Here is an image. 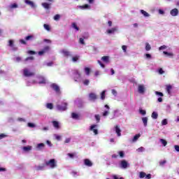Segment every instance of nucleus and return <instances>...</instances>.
Here are the masks:
<instances>
[{
	"instance_id": "f257e3e1",
	"label": "nucleus",
	"mask_w": 179,
	"mask_h": 179,
	"mask_svg": "<svg viewBox=\"0 0 179 179\" xmlns=\"http://www.w3.org/2000/svg\"><path fill=\"white\" fill-rule=\"evenodd\" d=\"M45 167H48V169H57V167H58V164L55 159H51L45 161Z\"/></svg>"
},
{
	"instance_id": "f03ea898",
	"label": "nucleus",
	"mask_w": 179,
	"mask_h": 179,
	"mask_svg": "<svg viewBox=\"0 0 179 179\" xmlns=\"http://www.w3.org/2000/svg\"><path fill=\"white\" fill-rule=\"evenodd\" d=\"M73 79L75 82H82V75L80 72L78 70H75L73 73Z\"/></svg>"
},
{
	"instance_id": "7ed1b4c3",
	"label": "nucleus",
	"mask_w": 179,
	"mask_h": 179,
	"mask_svg": "<svg viewBox=\"0 0 179 179\" xmlns=\"http://www.w3.org/2000/svg\"><path fill=\"white\" fill-rule=\"evenodd\" d=\"M129 166H130L129 163H128V162H127V160L125 159L121 160L118 164L119 169H123L124 170H126V169H128Z\"/></svg>"
},
{
	"instance_id": "20e7f679",
	"label": "nucleus",
	"mask_w": 179,
	"mask_h": 179,
	"mask_svg": "<svg viewBox=\"0 0 179 179\" xmlns=\"http://www.w3.org/2000/svg\"><path fill=\"white\" fill-rule=\"evenodd\" d=\"M66 106H68V103H66V102L62 104H57L56 109L57 110V111H65V110H66Z\"/></svg>"
},
{
	"instance_id": "39448f33",
	"label": "nucleus",
	"mask_w": 179,
	"mask_h": 179,
	"mask_svg": "<svg viewBox=\"0 0 179 179\" xmlns=\"http://www.w3.org/2000/svg\"><path fill=\"white\" fill-rule=\"evenodd\" d=\"M50 87H51V89H52V90H55L57 94H59V93H61V89L59 88V85L55 84V83H52L50 85Z\"/></svg>"
},
{
	"instance_id": "423d86ee",
	"label": "nucleus",
	"mask_w": 179,
	"mask_h": 179,
	"mask_svg": "<svg viewBox=\"0 0 179 179\" xmlns=\"http://www.w3.org/2000/svg\"><path fill=\"white\" fill-rule=\"evenodd\" d=\"M24 76L26 78H30V76H34V73L30 71L29 69H24L23 70Z\"/></svg>"
},
{
	"instance_id": "0eeeda50",
	"label": "nucleus",
	"mask_w": 179,
	"mask_h": 179,
	"mask_svg": "<svg viewBox=\"0 0 179 179\" xmlns=\"http://www.w3.org/2000/svg\"><path fill=\"white\" fill-rule=\"evenodd\" d=\"M60 52L62 55H63V57H65L66 58H68V57H72V53L66 49L62 50Z\"/></svg>"
},
{
	"instance_id": "6e6552de",
	"label": "nucleus",
	"mask_w": 179,
	"mask_h": 179,
	"mask_svg": "<svg viewBox=\"0 0 179 179\" xmlns=\"http://www.w3.org/2000/svg\"><path fill=\"white\" fill-rule=\"evenodd\" d=\"M98 127H99V125L92 124L90 127V131H92V132H94V135H98L99 134V130L97 129Z\"/></svg>"
},
{
	"instance_id": "1a4fd4ad",
	"label": "nucleus",
	"mask_w": 179,
	"mask_h": 179,
	"mask_svg": "<svg viewBox=\"0 0 179 179\" xmlns=\"http://www.w3.org/2000/svg\"><path fill=\"white\" fill-rule=\"evenodd\" d=\"M138 92L140 94H144L145 92H146V87L144 85H138Z\"/></svg>"
},
{
	"instance_id": "9d476101",
	"label": "nucleus",
	"mask_w": 179,
	"mask_h": 179,
	"mask_svg": "<svg viewBox=\"0 0 179 179\" xmlns=\"http://www.w3.org/2000/svg\"><path fill=\"white\" fill-rule=\"evenodd\" d=\"M90 101H96L97 100V94L94 92H91L88 95Z\"/></svg>"
},
{
	"instance_id": "9b49d317",
	"label": "nucleus",
	"mask_w": 179,
	"mask_h": 179,
	"mask_svg": "<svg viewBox=\"0 0 179 179\" xmlns=\"http://www.w3.org/2000/svg\"><path fill=\"white\" fill-rule=\"evenodd\" d=\"M156 96H157L159 98L157 99V102L158 103H162L163 102V96H164V94H163V92H160L158 91H155V92Z\"/></svg>"
},
{
	"instance_id": "f8f14e48",
	"label": "nucleus",
	"mask_w": 179,
	"mask_h": 179,
	"mask_svg": "<svg viewBox=\"0 0 179 179\" xmlns=\"http://www.w3.org/2000/svg\"><path fill=\"white\" fill-rule=\"evenodd\" d=\"M83 164H84V166H86L87 167H92L93 166V162L89 159H83Z\"/></svg>"
},
{
	"instance_id": "ddd939ff",
	"label": "nucleus",
	"mask_w": 179,
	"mask_h": 179,
	"mask_svg": "<svg viewBox=\"0 0 179 179\" xmlns=\"http://www.w3.org/2000/svg\"><path fill=\"white\" fill-rule=\"evenodd\" d=\"M14 41L13 40H9L8 41V47L11 48L12 51H17V47L15 46V44H13Z\"/></svg>"
},
{
	"instance_id": "4468645a",
	"label": "nucleus",
	"mask_w": 179,
	"mask_h": 179,
	"mask_svg": "<svg viewBox=\"0 0 179 179\" xmlns=\"http://www.w3.org/2000/svg\"><path fill=\"white\" fill-rule=\"evenodd\" d=\"M118 30V27H113L112 28H109L106 30L107 34H114L115 31H117Z\"/></svg>"
},
{
	"instance_id": "2eb2a0df",
	"label": "nucleus",
	"mask_w": 179,
	"mask_h": 179,
	"mask_svg": "<svg viewBox=\"0 0 179 179\" xmlns=\"http://www.w3.org/2000/svg\"><path fill=\"white\" fill-rule=\"evenodd\" d=\"M44 148H45V144L41 143H38L36 145V150H43L44 149Z\"/></svg>"
},
{
	"instance_id": "dca6fc26",
	"label": "nucleus",
	"mask_w": 179,
	"mask_h": 179,
	"mask_svg": "<svg viewBox=\"0 0 179 179\" xmlns=\"http://www.w3.org/2000/svg\"><path fill=\"white\" fill-rule=\"evenodd\" d=\"M44 169H45V164L35 166V170L36 171H43V170H44Z\"/></svg>"
},
{
	"instance_id": "f3484780",
	"label": "nucleus",
	"mask_w": 179,
	"mask_h": 179,
	"mask_svg": "<svg viewBox=\"0 0 179 179\" xmlns=\"http://www.w3.org/2000/svg\"><path fill=\"white\" fill-rule=\"evenodd\" d=\"M52 124L55 129H59L61 128V126H59L60 123L58 121H52Z\"/></svg>"
},
{
	"instance_id": "a211bd4d",
	"label": "nucleus",
	"mask_w": 179,
	"mask_h": 179,
	"mask_svg": "<svg viewBox=\"0 0 179 179\" xmlns=\"http://www.w3.org/2000/svg\"><path fill=\"white\" fill-rule=\"evenodd\" d=\"M101 61L105 64H110V57L108 56H103L101 57Z\"/></svg>"
},
{
	"instance_id": "6ab92c4d",
	"label": "nucleus",
	"mask_w": 179,
	"mask_h": 179,
	"mask_svg": "<svg viewBox=\"0 0 179 179\" xmlns=\"http://www.w3.org/2000/svg\"><path fill=\"white\" fill-rule=\"evenodd\" d=\"M33 149V147L31 145H27L22 148V150L26 152H30Z\"/></svg>"
},
{
	"instance_id": "aec40b11",
	"label": "nucleus",
	"mask_w": 179,
	"mask_h": 179,
	"mask_svg": "<svg viewBox=\"0 0 179 179\" xmlns=\"http://www.w3.org/2000/svg\"><path fill=\"white\" fill-rule=\"evenodd\" d=\"M105 108H106L107 110L103 113V116L107 117V115L110 114V112L108 111V110H110V106H108V105H105Z\"/></svg>"
},
{
	"instance_id": "412c9836",
	"label": "nucleus",
	"mask_w": 179,
	"mask_h": 179,
	"mask_svg": "<svg viewBox=\"0 0 179 179\" xmlns=\"http://www.w3.org/2000/svg\"><path fill=\"white\" fill-rule=\"evenodd\" d=\"M171 16H177L178 15V9L177 8H173L171 10L170 12Z\"/></svg>"
},
{
	"instance_id": "4be33fe9",
	"label": "nucleus",
	"mask_w": 179,
	"mask_h": 179,
	"mask_svg": "<svg viewBox=\"0 0 179 179\" xmlns=\"http://www.w3.org/2000/svg\"><path fill=\"white\" fill-rule=\"evenodd\" d=\"M35 38L34 35H29L25 37L26 41H33Z\"/></svg>"
},
{
	"instance_id": "5701e85b",
	"label": "nucleus",
	"mask_w": 179,
	"mask_h": 179,
	"mask_svg": "<svg viewBox=\"0 0 179 179\" xmlns=\"http://www.w3.org/2000/svg\"><path fill=\"white\" fill-rule=\"evenodd\" d=\"M115 131L117 133V136H121V129L119 126L115 127Z\"/></svg>"
},
{
	"instance_id": "b1692460",
	"label": "nucleus",
	"mask_w": 179,
	"mask_h": 179,
	"mask_svg": "<svg viewBox=\"0 0 179 179\" xmlns=\"http://www.w3.org/2000/svg\"><path fill=\"white\" fill-rule=\"evenodd\" d=\"M53 138H55L56 141H62V136L59 134H53Z\"/></svg>"
},
{
	"instance_id": "393cba45",
	"label": "nucleus",
	"mask_w": 179,
	"mask_h": 179,
	"mask_svg": "<svg viewBox=\"0 0 179 179\" xmlns=\"http://www.w3.org/2000/svg\"><path fill=\"white\" fill-rule=\"evenodd\" d=\"M51 3H42V6L45 8V9H51V6H50Z\"/></svg>"
},
{
	"instance_id": "a878e982",
	"label": "nucleus",
	"mask_w": 179,
	"mask_h": 179,
	"mask_svg": "<svg viewBox=\"0 0 179 179\" xmlns=\"http://www.w3.org/2000/svg\"><path fill=\"white\" fill-rule=\"evenodd\" d=\"M25 3H27V5H29V6H31V8H34V3L30 0H24Z\"/></svg>"
},
{
	"instance_id": "bb28decb",
	"label": "nucleus",
	"mask_w": 179,
	"mask_h": 179,
	"mask_svg": "<svg viewBox=\"0 0 179 179\" xmlns=\"http://www.w3.org/2000/svg\"><path fill=\"white\" fill-rule=\"evenodd\" d=\"M139 138H141V134H136L131 140H130V142H136Z\"/></svg>"
},
{
	"instance_id": "cd10ccee",
	"label": "nucleus",
	"mask_w": 179,
	"mask_h": 179,
	"mask_svg": "<svg viewBox=\"0 0 179 179\" xmlns=\"http://www.w3.org/2000/svg\"><path fill=\"white\" fill-rule=\"evenodd\" d=\"M163 54H164V55H167V57H169L170 58H173V57H174V54L173 52L164 51Z\"/></svg>"
},
{
	"instance_id": "c85d7f7f",
	"label": "nucleus",
	"mask_w": 179,
	"mask_h": 179,
	"mask_svg": "<svg viewBox=\"0 0 179 179\" xmlns=\"http://www.w3.org/2000/svg\"><path fill=\"white\" fill-rule=\"evenodd\" d=\"M148 117H142V122L143 123L144 127H148Z\"/></svg>"
},
{
	"instance_id": "c756f323",
	"label": "nucleus",
	"mask_w": 179,
	"mask_h": 179,
	"mask_svg": "<svg viewBox=\"0 0 179 179\" xmlns=\"http://www.w3.org/2000/svg\"><path fill=\"white\" fill-rule=\"evenodd\" d=\"M38 83L39 84H44V83H45V78H44V77H38Z\"/></svg>"
},
{
	"instance_id": "7c9ffc66",
	"label": "nucleus",
	"mask_w": 179,
	"mask_h": 179,
	"mask_svg": "<svg viewBox=\"0 0 179 179\" xmlns=\"http://www.w3.org/2000/svg\"><path fill=\"white\" fill-rule=\"evenodd\" d=\"M45 107L48 110H52L54 108V105L51 103H46Z\"/></svg>"
},
{
	"instance_id": "2f4dec72",
	"label": "nucleus",
	"mask_w": 179,
	"mask_h": 179,
	"mask_svg": "<svg viewBox=\"0 0 179 179\" xmlns=\"http://www.w3.org/2000/svg\"><path fill=\"white\" fill-rule=\"evenodd\" d=\"M17 8H19V6L16 3H12L9 6L10 9H16Z\"/></svg>"
},
{
	"instance_id": "473e14b6",
	"label": "nucleus",
	"mask_w": 179,
	"mask_h": 179,
	"mask_svg": "<svg viewBox=\"0 0 179 179\" xmlns=\"http://www.w3.org/2000/svg\"><path fill=\"white\" fill-rule=\"evenodd\" d=\"M151 117L153 120H157V117H159V114H157V112H152Z\"/></svg>"
},
{
	"instance_id": "72a5a7b5",
	"label": "nucleus",
	"mask_w": 179,
	"mask_h": 179,
	"mask_svg": "<svg viewBox=\"0 0 179 179\" xmlns=\"http://www.w3.org/2000/svg\"><path fill=\"white\" fill-rule=\"evenodd\" d=\"M71 27L76 30V31H79V27H78V24L76 23H73L71 24Z\"/></svg>"
},
{
	"instance_id": "f704fd0d",
	"label": "nucleus",
	"mask_w": 179,
	"mask_h": 179,
	"mask_svg": "<svg viewBox=\"0 0 179 179\" xmlns=\"http://www.w3.org/2000/svg\"><path fill=\"white\" fill-rule=\"evenodd\" d=\"M152 50V46L149 43H145V50L146 51H150Z\"/></svg>"
},
{
	"instance_id": "c9c22d12",
	"label": "nucleus",
	"mask_w": 179,
	"mask_h": 179,
	"mask_svg": "<svg viewBox=\"0 0 179 179\" xmlns=\"http://www.w3.org/2000/svg\"><path fill=\"white\" fill-rule=\"evenodd\" d=\"M141 13H142L145 17H149L150 16L149 13L144 10H141Z\"/></svg>"
},
{
	"instance_id": "e433bc0d",
	"label": "nucleus",
	"mask_w": 179,
	"mask_h": 179,
	"mask_svg": "<svg viewBox=\"0 0 179 179\" xmlns=\"http://www.w3.org/2000/svg\"><path fill=\"white\" fill-rule=\"evenodd\" d=\"M85 75H87V76H89V75H90V69L89 67H85L84 69Z\"/></svg>"
},
{
	"instance_id": "4c0bfd02",
	"label": "nucleus",
	"mask_w": 179,
	"mask_h": 179,
	"mask_svg": "<svg viewBox=\"0 0 179 179\" xmlns=\"http://www.w3.org/2000/svg\"><path fill=\"white\" fill-rule=\"evenodd\" d=\"M71 117H72L73 120H79V115H78L77 113H73L71 114Z\"/></svg>"
},
{
	"instance_id": "58836bf2",
	"label": "nucleus",
	"mask_w": 179,
	"mask_h": 179,
	"mask_svg": "<svg viewBox=\"0 0 179 179\" xmlns=\"http://www.w3.org/2000/svg\"><path fill=\"white\" fill-rule=\"evenodd\" d=\"M72 62H78L79 61V56L76 55L71 58Z\"/></svg>"
},
{
	"instance_id": "ea45409f",
	"label": "nucleus",
	"mask_w": 179,
	"mask_h": 179,
	"mask_svg": "<svg viewBox=\"0 0 179 179\" xmlns=\"http://www.w3.org/2000/svg\"><path fill=\"white\" fill-rule=\"evenodd\" d=\"M159 142L162 143V145H163V146H167V141L160 138Z\"/></svg>"
},
{
	"instance_id": "a19ab883",
	"label": "nucleus",
	"mask_w": 179,
	"mask_h": 179,
	"mask_svg": "<svg viewBox=\"0 0 179 179\" xmlns=\"http://www.w3.org/2000/svg\"><path fill=\"white\" fill-rule=\"evenodd\" d=\"M43 27H44L45 30H47L48 31H50V30H51V27H50V25H48L47 24H44Z\"/></svg>"
},
{
	"instance_id": "79ce46f5",
	"label": "nucleus",
	"mask_w": 179,
	"mask_h": 179,
	"mask_svg": "<svg viewBox=\"0 0 179 179\" xmlns=\"http://www.w3.org/2000/svg\"><path fill=\"white\" fill-rule=\"evenodd\" d=\"M82 38L84 39V40H87V38H89V33L87 32H85L83 34V36Z\"/></svg>"
},
{
	"instance_id": "37998d69",
	"label": "nucleus",
	"mask_w": 179,
	"mask_h": 179,
	"mask_svg": "<svg viewBox=\"0 0 179 179\" xmlns=\"http://www.w3.org/2000/svg\"><path fill=\"white\" fill-rule=\"evenodd\" d=\"M83 83V85H85V86H89V84L90 83V80L86 79L82 81Z\"/></svg>"
},
{
	"instance_id": "c03bdc74",
	"label": "nucleus",
	"mask_w": 179,
	"mask_h": 179,
	"mask_svg": "<svg viewBox=\"0 0 179 179\" xmlns=\"http://www.w3.org/2000/svg\"><path fill=\"white\" fill-rule=\"evenodd\" d=\"M171 89H172V87L171 85H168L166 87V92L169 94H170L171 93Z\"/></svg>"
},
{
	"instance_id": "a18cd8bd",
	"label": "nucleus",
	"mask_w": 179,
	"mask_h": 179,
	"mask_svg": "<svg viewBox=\"0 0 179 179\" xmlns=\"http://www.w3.org/2000/svg\"><path fill=\"white\" fill-rule=\"evenodd\" d=\"M101 100H104L106 99V90L103 91L101 94Z\"/></svg>"
},
{
	"instance_id": "49530a36",
	"label": "nucleus",
	"mask_w": 179,
	"mask_h": 179,
	"mask_svg": "<svg viewBox=\"0 0 179 179\" xmlns=\"http://www.w3.org/2000/svg\"><path fill=\"white\" fill-rule=\"evenodd\" d=\"M54 20L58 21L59 19H61V15L59 14H57L53 17Z\"/></svg>"
},
{
	"instance_id": "de8ad7c7",
	"label": "nucleus",
	"mask_w": 179,
	"mask_h": 179,
	"mask_svg": "<svg viewBox=\"0 0 179 179\" xmlns=\"http://www.w3.org/2000/svg\"><path fill=\"white\" fill-rule=\"evenodd\" d=\"M27 126L29 127V128H35L36 127V124H34V123H30L29 122L27 124Z\"/></svg>"
},
{
	"instance_id": "09e8293b",
	"label": "nucleus",
	"mask_w": 179,
	"mask_h": 179,
	"mask_svg": "<svg viewBox=\"0 0 179 179\" xmlns=\"http://www.w3.org/2000/svg\"><path fill=\"white\" fill-rule=\"evenodd\" d=\"M136 151L138 152H145V148H143V147H140L139 148H138V149L136 150Z\"/></svg>"
},
{
	"instance_id": "8fccbe9b",
	"label": "nucleus",
	"mask_w": 179,
	"mask_h": 179,
	"mask_svg": "<svg viewBox=\"0 0 179 179\" xmlns=\"http://www.w3.org/2000/svg\"><path fill=\"white\" fill-rule=\"evenodd\" d=\"M139 113H140V114H141L142 115H146V110H145L140 109V110H139Z\"/></svg>"
},
{
	"instance_id": "3c124183",
	"label": "nucleus",
	"mask_w": 179,
	"mask_h": 179,
	"mask_svg": "<svg viewBox=\"0 0 179 179\" xmlns=\"http://www.w3.org/2000/svg\"><path fill=\"white\" fill-rule=\"evenodd\" d=\"M139 177L140 178H145V177H146V173H145L144 172H141Z\"/></svg>"
},
{
	"instance_id": "603ef678",
	"label": "nucleus",
	"mask_w": 179,
	"mask_h": 179,
	"mask_svg": "<svg viewBox=\"0 0 179 179\" xmlns=\"http://www.w3.org/2000/svg\"><path fill=\"white\" fill-rule=\"evenodd\" d=\"M43 52H48V51L50 50V46H45L43 49Z\"/></svg>"
},
{
	"instance_id": "864d4df0",
	"label": "nucleus",
	"mask_w": 179,
	"mask_h": 179,
	"mask_svg": "<svg viewBox=\"0 0 179 179\" xmlns=\"http://www.w3.org/2000/svg\"><path fill=\"white\" fill-rule=\"evenodd\" d=\"M118 155H120V157L123 158L125 156V154L123 152V151H119Z\"/></svg>"
},
{
	"instance_id": "5fc2aeb1",
	"label": "nucleus",
	"mask_w": 179,
	"mask_h": 179,
	"mask_svg": "<svg viewBox=\"0 0 179 179\" xmlns=\"http://www.w3.org/2000/svg\"><path fill=\"white\" fill-rule=\"evenodd\" d=\"M79 43H80V44H83V45H85V39H84V38H80Z\"/></svg>"
},
{
	"instance_id": "6e6d98bb",
	"label": "nucleus",
	"mask_w": 179,
	"mask_h": 179,
	"mask_svg": "<svg viewBox=\"0 0 179 179\" xmlns=\"http://www.w3.org/2000/svg\"><path fill=\"white\" fill-rule=\"evenodd\" d=\"M71 174L73 176V177H78V176H79V174H78V172L73 171L71 172Z\"/></svg>"
},
{
	"instance_id": "4d7b16f0",
	"label": "nucleus",
	"mask_w": 179,
	"mask_h": 179,
	"mask_svg": "<svg viewBox=\"0 0 179 179\" xmlns=\"http://www.w3.org/2000/svg\"><path fill=\"white\" fill-rule=\"evenodd\" d=\"M167 48V45H164L159 48V51H162V50H166Z\"/></svg>"
},
{
	"instance_id": "13d9d810",
	"label": "nucleus",
	"mask_w": 179,
	"mask_h": 179,
	"mask_svg": "<svg viewBox=\"0 0 179 179\" xmlns=\"http://www.w3.org/2000/svg\"><path fill=\"white\" fill-rule=\"evenodd\" d=\"M46 144L48 145V146L49 147V148H52V143H51V141H46Z\"/></svg>"
},
{
	"instance_id": "bf43d9fd",
	"label": "nucleus",
	"mask_w": 179,
	"mask_h": 179,
	"mask_svg": "<svg viewBox=\"0 0 179 179\" xmlns=\"http://www.w3.org/2000/svg\"><path fill=\"white\" fill-rule=\"evenodd\" d=\"M127 48H128V46H127V45H122V49L124 52H127Z\"/></svg>"
},
{
	"instance_id": "052dcab7",
	"label": "nucleus",
	"mask_w": 179,
	"mask_h": 179,
	"mask_svg": "<svg viewBox=\"0 0 179 179\" xmlns=\"http://www.w3.org/2000/svg\"><path fill=\"white\" fill-rule=\"evenodd\" d=\"M80 8L81 9H87V8H89V5L88 4H85L84 6H80Z\"/></svg>"
},
{
	"instance_id": "680f3d73",
	"label": "nucleus",
	"mask_w": 179,
	"mask_h": 179,
	"mask_svg": "<svg viewBox=\"0 0 179 179\" xmlns=\"http://www.w3.org/2000/svg\"><path fill=\"white\" fill-rule=\"evenodd\" d=\"M14 61H15V62H20V61H22V58L17 57L14 58Z\"/></svg>"
},
{
	"instance_id": "e2e57ef3",
	"label": "nucleus",
	"mask_w": 179,
	"mask_h": 179,
	"mask_svg": "<svg viewBox=\"0 0 179 179\" xmlns=\"http://www.w3.org/2000/svg\"><path fill=\"white\" fill-rule=\"evenodd\" d=\"M167 119H164L162 121V125H167Z\"/></svg>"
},
{
	"instance_id": "0e129e2a",
	"label": "nucleus",
	"mask_w": 179,
	"mask_h": 179,
	"mask_svg": "<svg viewBox=\"0 0 179 179\" xmlns=\"http://www.w3.org/2000/svg\"><path fill=\"white\" fill-rule=\"evenodd\" d=\"M6 136H8L6 135L5 134H0V140L3 139V138H6Z\"/></svg>"
},
{
	"instance_id": "69168bd1",
	"label": "nucleus",
	"mask_w": 179,
	"mask_h": 179,
	"mask_svg": "<svg viewBox=\"0 0 179 179\" xmlns=\"http://www.w3.org/2000/svg\"><path fill=\"white\" fill-rule=\"evenodd\" d=\"M71 138H67L64 141V143H69L71 142Z\"/></svg>"
},
{
	"instance_id": "338daca9",
	"label": "nucleus",
	"mask_w": 179,
	"mask_h": 179,
	"mask_svg": "<svg viewBox=\"0 0 179 179\" xmlns=\"http://www.w3.org/2000/svg\"><path fill=\"white\" fill-rule=\"evenodd\" d=\"M95 119L97 121V122H100V115H95Z\"/></svg>"
},
{
	"instance_id": "774afa93",
	"label": "nucleus",
	"mask_w": 179,
	"mask_h": 179,
	"mask_svg": "<svg viewBox=\"0 0 179 179\" xmlns=\"http://www.w3.org/2000/svg\"><path fill=\"white\" fill-rule=\"evenodd\" d=\"M174 148H175V150L176 152H179V145H174Z\"/></svg>"
}]
</instances>
